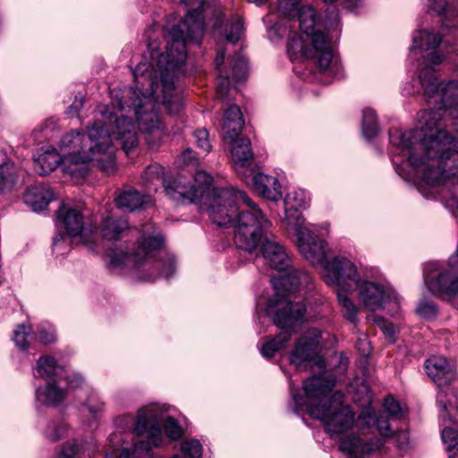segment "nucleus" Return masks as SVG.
Wrapping results in <instances>:
<instances>
[{
  "label": "nucleus",
  "instance_id": "obj_50",
  "mask_svg": "<svg viewBox=\"0 0 458 458\" xmlns=\"http://www.w3.org/2000/svg\"><path fill=\"white\" fill-rule=\"evenodd\" d=\"M396 446L400 450H406L410 444L409 435L406 431H399L395 435Z\"/></svg>",
  "mask_w": 458,
  "mask_h": 458
},
{
  "label": "nucleus",
  "instance_id": "obj_43",
  "mask_svg": "<svg viewBox=\"0 0 458 458\" xmlns=\"http://www.w3.org/2000/svg\"><path fill=\"white\" fill-rule=\"evenodd\" d=\"M71 237L64 232H58L53 238V250L56 255H64L71 249Z\"/></svg>",
  "mask_w": 458,
  "mask_h": 458
},
{
  "label": "nucleus",
  "instance_id": "obj_59",
  "mask_svg": "<svg viewBox=\"0 0 458 458\" xmlns=\"http://www.w3.org/2000/svg\"><path fill=\"white\" fill-rule=\"evenodd\" d=\"M250 3H253L256 5H261L266 3L267 0H248Z\"/></svg>",
  "mask_w": 458,
  "mask_h": 458
},
{
  "label": "nucleus",
  "instance_id": "obj_36",
  "mask_svg": "<svg viewBox=\"0 0 458 458\" xmlns=\"http://www.w3.org/2000/svg\"><path fill=\"white\" fill-rule=\"evenodd\" d=\"M33 339L44 345L51 344L56 341L55 329L47 322L41 323L34 332Z\"/></svg>",
  "mask_w": 458,
  "mask_h": 458
},
{
  "label": "nucleus",
  "instance_id": "obj_4",
  "mask_svg": "<svg viewBox=\"0 0 458 458\" xmlns=\"http://www.w3.org/2000/svg\"><path fill=\"white\" fill-rule=\"evenodd\" d=\"M199 204L219 226L229 225L235 219L234 243L249 252L257 249L265 232L272 227L266 214L243 191L212 188V194Z\"/></svg>",
  "mask_w": 458,
  "mask_h": 458
},
{
  "label": "nucleus",
  "instance_id": "obj_11",
  "mask_svg": "<svg viewBox=\"0 0 458 458\" xmlns=\"http://www.w3.org/2000/svg\"><path fill=\"white\" fill-rule=\"evenodd\" d=\"M325 283L335 290L352 291L361 281L356 263L345 256H335L321 268Z\"/></svg>",
  "mask_w": 458,
  "mask_h": 458
},
{
  "label": "nucleus",
  "instance_id": "obj_6",
  "mask_svg": "<svg viewBox=\"0 0 458 458\" xmlns=\"http://www.w3.org/2000/svg\"><path fill=\"white\" fill-rule=\"evenodd\" d=\"M163 236L151 225H145L137 248L131 253L112 250L110 263L114 267H131L142 280L152 281L159 276L168 279L175 271L174 259L162 246Z\"/></svg>",
  "mask_w": 458,
  "mask_h": 458
},
{
  "label": "nucleus",
  "instance_id": "obj_9",
  "mask_svg": "<svg viewBox=\"0 0 458 458\" xmlns=\"http://www.w3.org/2000/svg\"><path fill=\"white\" fill-rule=\"evenodd\" d=\"M261 254L267 264L278 271L289 273L276 280H273L276 291L274 299H290L283 296L284 293L294 292L299 285L308 284L310 276L307 273L292 268V259L285 249L280 242L274 240H265L261 245Z\"/></svg>",
  "mask_w": 458,
  "mask_h": 458
},
{
  "label": "nucleus",
  "instance_id": "obj_26",
  "mask_svg": "<svg viewBox=\"0 0 458 458\" xmlns=\"http://www.w3.org/2000/svg\"><path fill=\"white\" fill-rule=\"evenodd\" d=\"M20 182V169L13 162L0 165V194L13 191Z\"/></svg>",
  "mask_w": 458,
  "mask_h": 458
},
{
  "label": "nucleus",
  "instance_id": "obj_44",
  "mask_svg": "<svg viewBox=\"0 0 458 458\" xmlns=\"http://www.w3.org/2000/svg\"><path fill=\"white\" fill-rule=\"evenodd\" d=\"M243 34V21L241 17H233L230 24V31L226 33V40L230 43H236Z\"/></svg>",
  "mask_w": 458,
  "mask_h": 458
},
{
  "label": "nucleus",
  "instance_id": "obj_3",
  "mask_svg": "<svg viewBox=\"0 0 458 458\" xmlns=\"http://www.w3.org/2000/svg\"><path fill=\"white\" fill-rule=\"evenodd\" d=\"M297 11L303 35L298 36L291 30L289 22L293 17H282L280 22H275L274 14L269 13L264 18L268 38L276 42L288 35L290 39L287 43V53L292 60L316 59L322 72L332 77L340 75L342 66L333 44V40L340 34L338 13L332 12L323 21H318L315 10L311 6H302Z\"/></svg>",
  "mask_w": 458,
  "mask_h": 458
},
{
  "label": "nucleus",
  "instance_id": "obj_8",
  "mask_svg": "<svg viewBox=\"0 0 458 458\" xmlns=\"http://www.w3.org/2000/svg\"><path fill=\"white\" fill-rule=\"evenodd\" d=\"M305 305L291 299H271L267 301L266 313L273 318L275 325L280 328H290L304 318ZM291 332L284 330L276 336L263 343L260 352L266 358L273 357L284 348L290 340Z\"/></svg>",
  "mask_w": 458,
  "mask_h": 458
},
{
  "label": "nucleus",
  "instance_id": "obj_17",
  "mask_svg": "<svg viewBox=\"0 0 458 458\" xmlns=\"http://www.w3.org/2000/svg\"><path fill=\"white\" fill-rule=\"evenodd\" d=\"M310 196L303 189H293L290 191L284 199V216L281 219L287 229H293L305 225V218L301 210L310 206Z\"/></svg>",
  "mask_w": 458,
  "mask_h": 458
},
{
  "label": "nucleus",
  "instance_id": "obj_10",
  "mask_svg": "<svg viewBox=\"0 0 458 458\" xmlns=\"http://www.w3.org/2000/svg\"><path fill=\"white\" fill-rule=\"evenodd\" d=\"M443 35L432 29H418L413 31L409 57L416 59L417 54L425 53L418 59L417 75L425 72L437 71V67L446 60V55L438 47L443 42Z\"/></svg>",
  "mask_w": 458,
  "mask_h": 458
},
{
  "label": "nucleus",
  "instance_id": "obj_49",
  "mask_svg": "<svg viewBox=\"0 0 458 458\" xmlns=\"http://www.w3.org/2000/svg\"><path fill=\"white\" fill-rule=\"evenodd\" d=\"M85 405L91 413H97L103 409L104 403L100 401L98 395L92 392L86 400Z\"/></svg>",
  "mask_w": 458,
  "mask_h": 458
},
{
  "label": "nucleus",
  "instance_id": "obj_35",
  "mask_svg": "<svg viewBox=\"0 0 458 458\" xmlns=\"http://www.w3.org/2000/svg\"><path fill=\"white\" fill-rule=\"evenodd\" d=\"M361 131L368 140L374 138L378 132L377 114L371 108H365L362 111Z\"/></svg>",
  "mask_w": 458,
  "mask_h": 458
},
{
  "label": "nucleus",
  "instance_id": "obj_24",
  "mask_svg": "<svg viewBox=\"0 0 458 458\" xmlns=\"http://www.w3.org/2000/svg\"><path fill=\"white\" fill-rule=\"evenodd\" d=\"M66 397V391L55 381H50L36 388L35 400L39 405L55 406Z\"/></svg>",
  "mask_w": 458,
  "mask_h": 458
},
{
  "label": "nucleus",
  "instance_id": "obj_56",
  "mask_svg": "<svg viewBox=\"0 0 458 458\" xmlns=\"http://www.w3.org/2000/svg\"><path fill=\"white\" fill-rule=\"evenodd\" d=\"M215 19L216 20V23H215V29L216 30H220L221 26H222V16H223V10H222V7L220 5H215L214 6V13H213Z\"/></svg>",
  "mask_w": 458,
  "mask_h": 458
},
{
  "label": "nucleus",
  "instance_id": "obj_45",
  "mask_svg": "<svg viewBox=\"0 0 458 458\" xmlns=\"http://www.w3.org/2000/svg\"><path fill=\"white\" fill-rule=\"evenodd\" d=\"M383 407L384 412L388 415V419L398 420L403 416V410L393 396L385 399Z\"/></svg>",
  "mask_w": 458,
  "mask_h": 458
},
{
  "label": "nucleus",
  "instance_id": "obj_42",
  "mask_svg": "<svg viewBox=\"0 0 458 458\" xmlns=\"http://www.w3.org/2000/svg\"><path fill=\"white\" fill-rule=\"evenodd\" d=\"M373 321L391 343L395 341L398 328L393 323L379 316H375Z\"/></svg>",
  "mask_w": 458,
  "mask_h": 458
},
{
  "label": "nucleus",
  "instance_id": "obj_19",
  "mask_svg": "<svg viewBox=\"0 0 458 458\" xmlns=\"http://www.w3.org/2000/svg\"><path fill=\"white\" fill-rule=\"evenodd\" d=\"M56 227L69 237L83 236L88 231L82 215L79 210L61 205L56 213Z\"/></svg>",
  "mask_w": 458,
  "mask_h": 458
},
{
  "label": "nucleus",
  "instance_id": "obj_12",
  "mask_svg": "<svg viewBox=\"0 0 458 458\" xmlns=\"http://www.w3.org/2000/svg\"><path fill=\"white\" fill-rule=\"evenodd\" d=\"M423 279L428 290L437 297L451 300L458 295V274L448 270L442 261L427 262Z\"/></svg>",
  "mask_w": 458,
  "mask_h": 458
},
{
  "label": "nucleus",
  "instance_id": "obj_22",
  "mask_svg": "<svg viewBox=\"0 0 458 458\" xmlns=\"http://www.w3.org/2000/svg\"><path fill=\"white\" fill-rule=\"evenodd\" d=\"M254 191L262 198L278 201L283 196L282 185L277 177L264 173H257L252 177Z\"/></svg>",
  "mask_w": 458,
  "mask_h": 458
},
{
  "label": "nucleus",
  "instance_id": "obj_2",
  "mask_svg": "<svg viewBox=\"0 0 458 458\" xmlns=\"http://www.w3.org/2000/svg\"><path fill=\"white\" fill-rule=\"evenodd\" d=\"M428 71L418 80L428 104L437 110L419 114V131L391 129L389 142L436 183L449 173L441 165L458 154V80L439 81L437 71Z\"/></svg>",
  "mask_w": 458,
  "mask_h": 458
},
{
  "label": "nucleus",
  "instance_id": "obj_61",
  "mask_svg": "<svg viewBox=\"0 0 458 458\" xmlns=\"http://www.w3.org/2000/svg\"><path fill=\"white\" fill-rule=\"evenodd\" d=\"M353 400H354L355 402H359V401H360V399H359L358 397H355V396H353Z\"/></svg>",
  "mask_w": 458,
  "mask_h": 458
},
{
  "label": "nucleus",
  "instance_id": "obj_15",
  "mask_svg": "<svg viewBox=\"0 0 458 458\" xmlns=\"http://www.w3.org/2000/svg\"><path fill=\"white\" fill-rule=\"evenodd\" d=\"M211 182L210 174L205 171H198L195 174L194 185H186L182 181L175 180L173 184L165 186V193L174 200H189L198 204L206 199L208 194H212Z\"/></svg>",
  "mask_w": 458,
  "mask_h": 458
},
{
  "label": "nucleus",
  "instance_id": "obj_53",
  "mask_svg": "<svg viewBox=\"0 0 458 458\" xmlns=\"http://www.w3.org/2000/svg\"><path fill=\"white\" fill-rule=\"evenodd\" d=\"M357 348L359 352L364 356L369 355L370 352V346L369 344L367 341V337L364 336L363 338H359L357 343Z\"/></svg>",
  "mask_w": 458,
  "mask_h": 458
},
{
  "label": "nucleus",
  "instance_id": "obj_14",
  "mask_svg": "<svg viewBox=\"0 0 458 458\" xmlns=\"http://www.w3.org/2000/svg\"><path fill=\"white\" fill-rule=\"evenodd\" d=\"M359 301L364 309L376 311L384 310L390 303L398 306L400 297L389 284L371 280H361L354 288Z\"/></svg>",
  "mask_w": 458,
  "mask_h": 458
},
{
  "label": "nucleus",
  "instance_id": "obj_60",
  "mask_svg": "<svg viewBox=\"0 0 458 458\" xmlns=\"http://www.w3.org/2000/svg\"><path fill=\"white\" fill-rule=\"evenodd\" d=\"M89 231L90 233H97V227L96 226L90 227L89 229Z\"/></svg>",
  "mask_w": 458,
  "mask_h": 458
},
{
  "label": "nucleus",
  "instance_id": "obj_23",
  "mask_svg": "<svg viewBox=\"0 0 458 458\" xmlns=\"http://www.w3.org/2000/svg\"><path fill=\"white\" fill-rule=\"evenodd\" d=\"M55 195L52 189L44 184H35L30 187L24 194V202L33 211L45 209Z\"/></svg>",
  "mask_w": 458,
  "mask_h": 458
},
{
  "label": "nucleus",
  "instance_id": "obj_33",
  "mask_svg": "<svg viewBox=\"0 0 458 458\" xmlns=\"http://www.w3.org/2000/svg\"><path fill=\"white\" fill-rule=\"evenodd\" d=\"M143 183L147 187H154V191H157V184H164V187L168 184H165L164 180V167L159 164H153L148 165L142 174ZM170 183L169 185H171Z\"/></svg>",
  "mask_w": 458,
  "mask_h": 458
},
{
  "label": "nucleus",
  "instance_id": "obj_55",
  "mask_svg": "<svg viewBox=\"0 0 458 458\" xmlns=\"http://www.w3.org/2000/svg\"><path fill=\"white\" fill-rule=\"evenodd\" d=\"M180 159L182 164L189 165L195 160L194 153L191 149L187 148L185 151L182 153L180 156Z\"/></svg>",
  "mask_w": 458,
  "mask_h": 458
},
{
  "label": "nucleus",
  "instance_id": "obj_31",
  "mask_svg": "<svg viewBox=\"0 0 458 458\" xmlns=\"http://www.w3.org/2000/svg\"><path fill=\"white\" fill-rule=\"evenodd\" d=\"M154 406L157 407V416L159 417L157 425H158L159 428L161 429L160 422L163 421L164 422V428H165V432L166 437L168 438H170L171 440H177V439H179L183 435V433H184L182 428L179 425L177 420H174L173 417H166L165 419H163L162 411H161V409H160V407L158 405H157V404H150V405H148L146 407H143V408H141L139 411V413L142 410L148 409L149 407H154Z\"/></svg>",
  "mask_w": 458,
  "mask_h": 458
},
{
  "label": "nucleus",
  "instance_id": "obj_21",
  "mask_svg": "<svg viewBox=\"0 0 458 458\" xmlns=\"http://www.w3.org/2000/svg\"><path fill=\"white\" fill-rule=\"evenodd\" d=\"M428 376L440 387L451 383L455 377L454 365L443 356H432L426 360Z\"/></svg>",
  "mask_w": 458,
  "mask_h": 458
},
{
  "label": "nucleus",
  "instance_id": "obj_58",
  "mask_svg": "<svg viewBox=\"0 0 458 458\" xmlns=\"http://www.w3.org/2000/svg\"><path fill=\"white\" fill-rule=\"evenodd\" d=\"M131 454L128 449H123L120 453L119 458H130Z\"/></svg>",
  "mask_w": 458,
  "mask_h": 458
},
{
  "label": "nucleus",
  "instance_id": "obj_41",
  "mask_svg": "<svg viewBox=\"0 0 458 458\" xmlns=\"http://www.w3.org/2000/svg\"><path fill=\"white\" fill-rule=\"evenodd\" d=\"M301 0H278L277 13L284 18L295 17Z\"/></svg>",
  "mask_w": 458,
  "mask_h": 458
},
{
  "label": "nucleus",
  "instance_id": "obj_40",
  "mask_svg": "<svg viewBox=\"0 0 458 458\" xmlns=\"http://www.w3.org/2000/svg\"><path fill=\"white\" fill-rule=\"evenodd\" d=\"M417 314L425 318L432 319L437 316L438 310L434 301L428 299H421L416 309Z\"/></svg>",
  "mask_w": 458,
  "mask_h": 458
},
{
  "label": "nucleus",
  "instance_id": "obj_38",
  "mask_svg": "<svg viewBox=\"0 0 458 458\" xmlns=\"http://www.w3.org/2000/svg\"><path fill=\"white\" fill-rule=\"evenodd\" d=\"M248 74V62L247 59L242 55H235L233 61L232 78L235 81L244 80Z\"/></svg>",
  "mask_w": 458,
  "mask_h": 458
},
{
  "label": "nucleus",
  "instance_id": "obj_13",
  "mask_svg": "<svg viewBox=\"0 0 458 458\" xmlns=\"http://www.w3.org/2000/svg\"><path fill=\"white\" fill-rule=\"evenodd\" d=\"M437 403L442 408L440 418L444 428L442 441L449 458H458V404L456 397L442 388L437 394Z\"/></svg>",
  "mask_w": 458,
  "mask_h": 458
},
{
  "label": "nucleus",
  "instance_id": "obj_1",
  "mask_svg": "<svg viewBox=\"0 0 458 458\" xmlns=\"http://www.w3.org/2000/svg\"><path fill=\"white\" fill-rule=\"evenodd\" d=\"M186 8V16L179 24L165 26V51L160 52L153 43L148 45V62L135 67L134 88H128L121 98L117 97L118 110L106 106H98L97 117L87 133L72 131L62 137L59 142L61 155L52 147H43L34 156V171L47 175L58 165L72 178L82 177L86 165L99 167L106 174L115 169L114 140L129 152L137 146L138 136L131 114L139 130L146 134L151 148L157 147L165 131L155 111L162 105L171 114L182 107V97L175 89L182 65L186 60L187 40L199 44L204 32L202 13L209 8L204 0H181Z\"/></svg>",
  "mask_w": 458,
  "mask_h": 458
},
{
  "label": "nucleus",
  "instance_id": "obj_32",
  "mask_svg": "<svg viewBox=\"0 0 458 458\" xmlns=\"http://www.w3.org/2000/svg\"><path fill=\"white\" fill-rule=\"evenodd\" d=\"M335 291L337 295L338 305L341 309L343 316L352 323H356L359 314L358 306L354 303V301L348 294L342 293V290Z\"/></svg>",
  "mask_w": 458,
  "mask_h": 458
},
{
  "label": "nucleus",
  "instance_id": "obj_39",
  "mask_svg": "<svg viewBox=\"0 0 458 458\" xmlns=\"http://www.w3.org/2000/svg\"><path fill=\"white\" fill-rule=\"evenodd\" d=\"M181 451L189 458H201L203 446L197 439H186L181 443Z\"/></svg>",
  "mask_w": 458,
  "mask_h": 458
},
{
  "label": "nucleus",
  "instance_id": "obj_30",
  "mask_svg": "<svg viewBox=\"0 0 458 458\" xmlns=\"http://www.w3.org/2000/svg\"><path fill=\"white\" fill-rule=\"evenodd\" d=\"M115 202L121 209L134 211L142 208L147 201L137 191L131 190L118 195Z\"/></svg>",
  "mask_w": 458,
  "mask_h": 458
},
{
  "label": "nucleus",
  "instance_id": "obj_27",
  "mask_svg": "<svg viewBox=\"0 0 458 458\" xmlns=\"http://www.w3.org/2000/svg\"><path fill=\"white\" fill-rule=\"evenodd\" d=\"M428 13L443 18V26L450 28L453 25L447 23L449 18L456 17L457 12L453 4L448 0H421Z\"/></svg>",
  "mask_w": 458,
  "mask_h": 458
},
{
  "label": "nucleus",
  "instance_id": "obj_47",
  "mask_svg": "<svg viewBox=\"0 0 458 458\" xmlns=\"http://www.w3.org/2000/svg\"><path fill=\"white\" fill-rule=\"evenodd\" d=\"M138 421H139V416L137 417V421L136 423H134V419L131 415H123L121 417H118L116 420H115V425L117 428L123 429V430H125L127 428H134V431L136 432L137 435H140L137 430H136V426L138 424ZM143 434H146L148 436V433H141L140 435H143Z\"/></svg>",
  "mask_w": 458,
  "mask_h": 458
},
{
  "label": "nucleus",
  "instance_id": "obj_48",
  "mask_svg": "<svg viewBox=\"0 0 458 458\" xmlns=\"http://www.w3.org/2000/svg\"><path fill=\"white\" fill-rule=\"evenodd\" d=\"M193 136L199 148L206 152H208L210 150L211 145L208 140V132L207 130L199 129L194 132Z\"/></svg>",
  "mask_w": 458,
  "mask_h": 458
},
{
  "label": "nucleus",
  "instance_id": "obj_37",
  "mask_svg": "<svg viewBox=\"0 0 458 458\" xmlns=\"http://www.w3.org/2000/svg\"><path fill=\"white\" fill-rule=\"evenodd\" d=\"M30 333L31 327L30 325L26 324L19 325L13 331V342L21 351L25 352L29 349L30 342L28 338L30 335Z\"/></svg>",
  "mask_w": 458,
  "mask_h": 458
},
{
  "label": "nucleus",
  "instance_id": "obj_51",
  "mask_svg": "<svg viewBox=\"0 0 458 458\" xmlns=\"http://www.w3.org/2000/svg\"><path fill=\"white\" fill-rule=\"evenodd\" d=\"M66 378L69 387L72 389L80 387L84 382L82 376L77 372L70 373Z\"/></svg>",
  "mask_w": 458,
  "mask_h": 458
},
{
  "label": "nucleus",
  "instance_id": "obj_5",
  "mask_svg": "<svg viewBox=\"0 0 458 458\" xmlns=\"http://www.w3.org/2000/svg\"><path fill=\"white\" fill-rule=\"evenodd\" d=\"M334 386L335 379L325 377H312L305 381L302 394L295 392L290 385L291 407L295 413L306 412L321 420L329 435H344L343 439L357 431L356 421L354 412L343 404L342 392L336 391L327 398Z\"/></svg>",
  "mask_w": 458,
  "mask_h": 458
},
{
  "label": "nucleus",
  "instance_id": "obj_20",
  "mask_svg": "<svg viewBox=\"0 0 458 458\" xmlns=\"http://www.w3.org/2000/svg\"><path fill=\"white\" fill-rule=\"evenodd\" d=\"M232 141V159L234 164V169L242 174L244 181L247 180L248 174H252V171L249 169L253 157L250 148V140L248 138H233Z\"/></svg>",
  "mask_w": 458,
  "mask_h": 458
},
{
  "label": "nucleus",
  "instance_id": "obj_25",
  "mask_svg": "<svg viewBox=\"0 0 458 458\" xmlns=\"http://www.w3.org/2000/svg\"><path fill=\"white\" fill-rule=\"evenodd\" d=\"M244 126L242 114L238 106H230L225 113L223 131L226 139L236 138Z\"/></svg>",
  "mask_w": 458,
  "mask_h": 458
},
{
  "label": "nucleus",
  "instance_id": "obj_57",
  "mask_svg": "<svg viewBox=\"0 0 458 458\" xmlns=\"http://www.w3.org/2000/svg\"><path fill=\"white\" fill-rule=\"evenodd\" d=\"M361 392L364 393V396H363V402L365 404H369L370 403V401H371V395H370V393L368 389V386H365V385H362L361 386Z\"/></svg>",
  "mask_w": 458,
  "mask_h": 458
},
{
  "label": "nucleus",
  "instance_id": "obj_29",
  "mask_svg": "<svg viewBox=\"0 0 458 458\" xmlns=\"http://www.w3.org/2000/svg\"><path fill=\"white\" fill-rule=\"evenodd\" d=\"M62 366L51 356L40 357L33 369V376L39 378H50L62 371Z\"/></svg>",
  "mask_w": 458,
  "mask_h": 458
},
{
  "label": "nucleus",
  "instance_id": "obj_16",
  "mask_svg": "<svg viewBox=\"0 0 458 458\" xmlns=\"http://www.w3.org/2000/svg\"><path fill=\"white\" fill-rule=\"evenodd\" d=\"M296 236V246L301 255L312 266H324L327 262V242L318 238L307 225L292 229Z\"/></svg>",
  "mask_w": 458,
  "mask_h": 458
},
{
  "label": "nucleus",
  "instance_id": "obj_28",
  "mask_svg": "<svg viewBox=\"0 0 458 458\" xmlns=\"http://www.w3.org/2000/svg\"><path fill=\"white\" fill-rule=\"evenodd\" d=\"M126 229H128V222L126 220L119 219L114 216H107L103 220L101 233L103 238L107 241H116Z\"/></svg>",
  "mask_w": 458,
  "mask_h": 458
},
{
  "label": "nucleus",
  "instance_id": "obj_46",
  "mask_svg": "<svg viewBox=\"0 0 458 458\" xmlns=\"http://www.w3.org/2000/svg\"><path fill=\"white\" fill-rule=\"evenodd\" d=\"M67 430L68 428L64 424L51 423L47 426L45 435L48 439L56 441L64 437Z\"/></svg>",
  "mask_w": 458,
  "mask_h": 458
},
{
  "label": "nucleus",
  "instance_id": "obj_54",
  "mask_svg": "<svg viewBox=\"0 0 458 458\" xmlns=\"http://www.w3.org/2000/svg\"><path fill=\"white\" fill-rule=\"evenodd\" d=\"M83 106V98L76 97L73 103L69 106L67 112L69 114H76Z\"/></svg>",
  "mask_w": 458,
  "mask_h": 458
},
{
  "label": "nucleus",
  "instance_id": "obj_52",
  "mask_svg": "<svg viewBox=\"0 0 458 458\" xmlns=\"http://www.w3.org/2000/svg\"><path fill=\"white\" fill-rule=\"evenodd\" d=\"M79 451L75 443L65 445L61 451V458H72Z\"/></svg>",
  "mask_w": 458,
  "mask_h": 458
},
{
  "label": "nucleus",
  "instance_id": "obj_34",
  "mask_svg": "<svg viewBox=\"0 0 458 458\" xmlns=\"http://www.w3.org/2000/svg\"><path fill=\"white\" fill-rule=\"evenodd\" d=\"M225 51L219 50L216 54L215 64L216 68L218 69L219 77L217 78V89L216 92L220 98H225L230 91L229 87V75L226 72H224L221 68V65L225 60Z\"/></svg>",
  "mask_w": 458,
  "mask_h": 458
},
{
  "label": "nucleus",
  "instance_id": "obj_7",
  "mask_svg": "<svg viewBox=\"0 0 458 458\" xmlns=\"http://www.w3.org/2000/svg\"><path fill=\"white\" fill-rule=\"evenodd\" d=\"M356 432L340 440L339 449L347 458H365L381 450L385 438L393 436L389 419L384 414L375 416L374 410L367 405L356 420Z\"/></svg>",
  "mask_w": 458,
  "mask_h": 458
},
{
  "label": "nucleus",
  "instance_id": "obj_18",
  "mask_svg": "<svg viewBox=\"0 0 458 458\" xmlns=\"http://www.w3.org/2000/svg\"><path fill=\"white\" fill-rule=\"evenodd\" d=\"M321 333L318 329H310L301 336L290 353V361L297 368L312 360L318 354Z\"/></svg>",
  "mask_w": 458,
  "mask_h": 458
}]
</instances>
